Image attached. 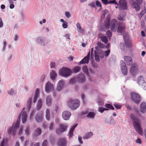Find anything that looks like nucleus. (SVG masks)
<instances>
[{"label":"nucleus","mask_w":146,"mask_h":146,"mask_svg":"<svg viewBox=\"0 0 146 146\" xmlns=\"http://www.w3.org/2000/svg\"><path fill=\"white\" fill-rule=\"evenodd\" d=\"M130 117L133 121V125L136 131L139 135H143V129L139 122L140 121L138 118L135 117L133 114H131Z\"/></svg>","instance_id":"1"},{"label":"nucleus","mask_w":146,"mask_h":146,"mask_svg":"<svg viewBox=\"0 0 146 146\" xmlns=\"http://www.w3.org/2000/svg\"><path fill=\"white\" fill-rule=\"evenodd\" d=\"M21 117V115L20 114L18 116V118L17 119L16 122L15 124V126L13 127V125L12 127H10L8 130V133L10 135L12 132L13 135L15 134L17 129L19 127V126L20 119Z\"/></svg>","instance_id":"2"},{"label":"nucleus","mask_w":146,"mask_h":146,"mask_svg":"<svg viewBox=\"0 0 146 146\" xmlns=\"http://www.w3.org/2000/svg\"><path fill=\"white\" fill-rule=\"evenodd\" d=\"M68 104L72 110H74L77 108L80 105V101L78 100L69 99L68 101Z\"/></svg>","instance_id":"3"},{"label":"nucleus","mask_w":146,"mask_h":146,"mask_svg":"<svg viewBox=\"0 0 146 146\" xmlns=\"http://www.w3.org/2000/svg\"><path fill=\"white\" fill-rule=\"evenodd\" d=\"M59 73L60 76L64 77H67L71 75V71L69 68L63 67L62 68L60 69Z\"/></svg>","instance_id":"4"},{"label":"nucleus","mask_w":146,"mask_h":146,"mask_svg":"<svg viewBox=\"0 0 146 146\" xmlns=\"http://www.w3.org/2000/svg\"><path fill=\"white\" fill-rule=\"evenodd\" d=\"M137 83L144 90H146V82L142 76H140L138 77Z\"/></svg>","instance_id":"5"},{"label":"nucleus","mask_w":146,"mask_h":146,"mask_svg":"<svg viewBox=\"0 0 146 146\" xmlns=\"http://www.w3.org/2000/svg\"><path fill=\"white\" fill-rule=\"evenodd\" d=\"M118 23L115 19H112L110 22V28L111 31L115 32L117 29Z\"/></svg>","instance_id":"6"},{"label":"nucleus","mask_w":146,"mask_h":146,"mask_svg":"<svg viewBox=\"0 0 146 146\" xmlns=\"http://www.w3.org/2000/svg\"><path fill=\"white\" fill-rule=\"evenodd\" d=\"M131 95V99L133 101L137 104H139L141 100L140 96L135 93H132Z\"/></svg>","instance_id":"7"},{"label":"nucleus","mask_w":146,"mask_h":146,"mask_svg":"<svg viewBox=\"0 0 146 146\" xmlns=\"http://www.w3.org/2000/svg\"><path fill=\"white\" fill-rule=\"evenodd\" d=\"M117 32L119 33L123 32L125 29V25L123 22L118 23Z\"/></svg>","instance_id":"8"},{"label":"nucleus","mask_w":146,"mask_h":146,"mask_svg":"<svg viewBox=\"0 0 146 146\" xmlns=\"http://www.w3.org/2000/svg\"><path fill=\"white\" fill-rule=\"evenodd\" d=\"M120 66L122 74L125 75H126L127 73V69L126 65L124 62L121 60L120 61Z\"/></svg>","instance_id":"9"},{"label":"nucleus","mask_w":146,"mask_h":146,"mask_svg":"<svg viewBox=\"0 0 146 146\" xmlns=\"http://www.w3.org/2000/svg\"><path fill=\"white\" fill-rule=\"evenodd\" d=\"M68 126L66 124H60L59 125L58 128L57 130V132L61 133L66 131Z\"/></svg>","instance_id":"10"},{"label":"nucleus","mask_w":146,"mask_h":146,"mask_svg":"<svg viewBox=\"0 0 146 146\" xmlns=\"http://www.w3.org/2000/svg\"><path fill=\"white\" fill-rule=\"evenodd\" d=\"M138 65L136 63H134L131 66L130 72L132 75L135 74L137 72L138 70Z\"/></svg>","instance_id":"11"},{"label":"nucleus","mask_w":146,"mask_h":146,"mask_svg":"<svg viewBox=\"0 0 146 146\" xmlns=\"http://www.w3.org/2000/svg\"><path fill=\"white\" fill-rule=\"evenodd\" d=\"M66 141L64 138H59L57 141V145L58 146H66Z\"/></svg>","instance_id":"12"},{"label":"nucleus","mask_w":146,"mask_h":146,"mask_svg":"<svg viewBox=\"0 0 146 146\" xmlns=\"http://www.w3.org/2000/svg\"><path fill=\"white\" fill-rule=\"evenodd\" d=\"M79 82L80 83H83L85 82L86 79L84 75L80 73L78 75L77 78Z\"/></svg>","instance_id":"13"},{"label":"nucleus","mask_w":146,"mask_h":146,"mask_svg":"<svg viewBox=\"0 0 146 146\" xmlns=\"http://www.w3.org/2000/svg\"><path fill=\"white\" fill-rule=\"evenodd\" d=\"M71 115V113L69 111H65L62 113V117L65 120H68Z\"/></svg>","instance_id":"14"},{"label":"nucleus","mask_w":146,"mask_h":146,"mask_svg":"<svg viewBox=\"0 0 146 146\" xmlns=\"http://www.w3.org/2000/svg\"><path fill=\"white\" fill-rule=\"evenodd\" d=\"M120 7L123 10L127 9V3L125 0H120L119 1Z\"/></svg>","instance_id":"15"},{"label":"nucleus","mask_w":146,"mask_h":146,"mask_svg":"<svg viewBox=\"0 0 146 146\" xmlns=\"http://www.w3.org/2000/svg\"><path fill=\"white\" fill-rule=\"evenodd\" d=\"M53 85L49 82H48L46 84L45 91L46 92H48L51 90L53 89Z\"/></svg>","instance_id":"16"},{"label":"nucleus","mask_w":146,"mask_h":146,"mask_svg":"<svg viewBox=\"0 0 146 146\" xmlns=\"http://www.w3.org/2000/svg\"><path fill=\"white\" fill-rule=\"evenodd\" d=\"M90 51H89L87 56L85 57L81 60L80 62V64H82L85 63H88L90 59Z\"/></svg>","instance_id":"17"},{"label":"nucleus","mask_w":146,"mask_h":146,"mask_svg":"<svg viewBox=\"0 0 146 146\" xmlns=\"http://www.w3.org/2000/svg\"><path fill=\"white\" fill-rule=\"evenodd\" d=\"M124 60L127 65H130L132 64L133 61L131 58L129 56H125Z\"/></svg>","instance_id":"18"},{"label":"nucleus","mask_w":146,"mask_h":146,"mask_svg":"<svg viewBox=\"0 0 146 146\" xmlns=\"http://www.w3.org/2000/svg\"><path fill=\"white\" fill-rule=\"evenodd\" d=\"M64 82L63 80H60L58 84L56 89L58 91H60L64 86Z\"/></svg>","instance_id":"19"},{"label":"nucleus","mask_w":146,"mask_h":146,"mask_svg":"<svg viewBox=\"0 0 146 146\" xmlns=\"http://www.w3.org/2000/svg\"><path fill=\"white\" fill-rule=\"evenodd\" d=\"M130 3L131 5L133 6L134 8L135 9L136 11H139L140 7L135 1L133 0H131Z\"/></svg>","instance_id":"20"},{"label":"nucleus","mask_w":146,"mask_h":146,"mask_svg":"<svg viewBox=\"0 0 146 146\" xmlns=\"http://www.w3.org/2000/svg\"><path fill=\"white\" fill-rule=\"evenodd\" d=\"M140 110L142 113H145L146 112V103L143 102L141 104Z\"/></svg>","instance_id":"21"},{"label":"nucleus","mask_w":146,"mask_h":146,"mask_svg":"<svg viewBox=\"0 0 146 146\" xmlns=\"http://www.w3.org/2000/svg\"><path fill=\"white\" fill-rule=\"evenodd\" d=\"M42 112H40L36 115L35 117V119L37 122H40L42 121Z\"/></svg>","instance_id":"22"},{"label":"nucleus","mask_w":146,"mask_h":146,"mask_svg":"<svg viewBox=\"0 0 146 146\" xmlns=\"http://www.w3.org/2000/svg\"><path fill=\"white\" fill-rule=\"evenodd\" d=\"M41 133V130L39 128L36 129L34 131L33 135L34 136L36 137L38 136Z\"/></svg>","instance_id":"23"},{"label":"nucleus","mask_w":146,"mask_h":146,"mask_svg":"<svg viewBox=\"0 0 146 146\" xmlns=\"http://www.w3.org/2000/svg\"><path fill=\"white\" fill-rule=\"evenodd\" d=\"M27 115L26 112L25 111H23L22 115V121L23 123H25L26 121Z\"/></svg>","instance_id":"24"},{"label":"nucleus","mask_w":146,"mask_h":146,"mask_svg":"<svg viewBox=\"0 0 146 146\" xmlns=\"http://www.w3.org/2000/svg\"><path fill=\"white\" fill-rule=\"evenodd\" d=\"M77 125H75L71 127L69 131V136L70 137H72L73 135V131L75 128L77 126Z\"/></svg>","instance_id":"25"},{"label":"nucleus","mask_w":146,"mask_h":146,"mask_svg":"<svg viewBox=\"0 0 146 146\" xmlns=\"http://www.w3.org/2000/svg\"><path fill=\"white\" fill-rule=\"evenodd\" d=\"M104 25L106 28L107 29H108L110 26V20L108 19L106 20L104 22Z\"/></svg>","instance_id":"26"},{"label":"nucleus","mask_w":146,"mask_h":146,"mask_svg":"<svg viewBox=\"0 0 146 146\" xmlns=\"http://www.w3.org/2000/svg\"><path fill=\"white\" fill-rule=\"evenodd\" d=\"M42 100L40 99L38 100L37 102V105L36 109L37 110H39L41 108L42 106Z\"/></svg>","instance_id":"27"},{"label":"nucleus","mask_w":146,"mask_h":146,"mask_svg":"<svg viewBox=\"0 0 146 146\" xmlns=\"http://www.w3.org/2000/svg\"><path fill=\"white\" fill-rule=\"evenodd\" d=\"M39 90L38 89H36L35 92V95L34 98L33 102L35 103L37 100V99L39 96Z\"/></svg>","instance_id":"28"},{"label":"nucleus","mask_w":146,"mask_h":146,"mask_svg":"<svg viewBox=\"0 0 146 146\" xmlns=\"http://www.w3.org/2000/svg\"><path fill=\"white\" fill-rule=\"evenodd\" d=\"M50 76L51 79L54 80L55 79L56 77V74L55 72L54 71L52 70L50 73Z\"/></svg>","instance_id":"29"},{"label":"nucleus","mask_w":146,"mask_h":146,"mask_svg":"<svg viewBox=\"0 0 146 146\" xmlns=\"http://www.w3.org/2000/svg\"><path fill=\"white\" fill-rule=\"evenodd\" d=\"M32 98H29L27 101V110L29 111L30 109L31 105V103Z\"/></svg>","instance_id":"30"},{"label":"nucleus","mask_w":146,"mask_h":146,"mask_svg":"<svg viewBox=\"0 0 146 146\" xmlns=\"http://www.w3.org/2000/svg\"><path fill=\"white\" fill-rule=\"evenodd\" d=\"M82 69L83 72L88 76H89V74L88 69L86 66H84L82 67Z\"/></svg>","instance_id":"31"},{"label":"nucleus","mask_w":146,"mask_h":146,"mask_svg":"<svg viewBox=\"0 0 146 146\" xmlns=\"http://www.w3.org/2000/svg\"><path fill=\"white\" fill-rule=\"evenodd\" d=\"M51 103L52 100L51 97L50 96H47L46 101V104L49 106L51 105Z\"/></svg>","instance_id":"32"},{"label":"nucleus","mask_w":146,"mask_h":146,"mask_svg":"<svg viewBox=\"0 0 146 146\" xmlns=\"http://www.w3.org/2000/svg\"><path fill=\"white\" fill-rule=\"evenodd\" d=\"M77 30L79 32L82 33L84 31V30L81 27L80 24L78 23L76 25Z\"/></svg>","instance_id":"33"},{"label":"nucleus","mask_w":146,"mask_h":146,"mask_svg":"<svg viewBox=\"0 0 146 146\" xmlns=\"http://www.w3.org/2000/svg\"><path fill=\"white\" fill-rule=\"evenodd\" d=\"M109 13V11L107 9H104L102 12V14L101 17L102 18H104L105 17L106 14Z\"/></svg>","instance_id":"34"},{"label":"nucleus","mask_w":146,"mask_h":146,"mask_svg":"<svg viewBox=\"0 0 146 146\" xmlns=\"http://www.w3.org/2000/svg\"><path fill=\"white\" fill-rule=\"evenodd\" d=\"M93 135V133L91 132L86 133L84 136V138L87 139L91 137Z\"/></svg>","instance_id":"35"},{"label":"nucleus","mask_w":146,"mask_h":146,"mask_svg":"<svg viewBox=\"0 0 146 146\" xmlns=\"http://www.w3.org/2000/svg\"><path fill=\"white\" fill-rule=\"evenodd\" d=\"M146 13V10L145 9H144L143 10L141 11L140 13L138 15V17L140 19L143 15Z\"/></svg>","instance_id":"36"},{"label":"nucleus","mask_w":146,"mask_h":146,"mask_svg":"<svg viewBox=\"0 0 146 146\" xmlns=\"http://www.w3.org/2000/svg\"><path fill=\"white\" fill-rule=\"evenodd\" d=\"M46 119L49 120L50 119V111L48 109L46 110Z\"/></svg>","instance_id":"37"},{"label":"nucleus","mask_w":146,"mask_h":146,"mask_svg":"<svg viewBox=\"0 0 146 146\" xmlns=\"http://www.w3.org/2000/svg\"><path fill=\"white\" fill-rule=\"evenodd\" d=\"M101 39L102 41L104 42L106 44L108 42V39L105 36H104L102 37H101Z\"/></svg>","instance_id":"38"},{"label":"nucleus","mask_w":146,"mask_h":146,"mask_svg":"<svg viewBox=\"0 0 146 146\" xmlns=\"http://www.w3.org/2000/svg\"><path fill=\"white\" fill-rule=\"evenodd\" d=\"M80 69V67L79 66H76L73 68V70L74 73H76L78 72Z\"/></svg>","instance_id":"39"},{"label":"nucleus","mask_w":146,"mask_h":146,"mask_svg":"<svg viewBox=\"0 0 146 146\" xmlns=\"http://www.w3.org/2000/svg\"><path fill=\"white\" fill-rule=\"evenodd\" d=\"M95 58L96 60L98 62H99L100 61V59L99 55L96 52V51H95Z\"/></svg>","instance_id":"40"},{"label":"nucleus","mask_w":146,"mask_h":146,"mask_svg":"<svg viewBox=\"0 0 146 146\" xmlns=\"http://www.w3.org/2000/svg\"><path fill=\"white\" fill-rule=\"evenodd\" d=\"M95 114L93 112H90L87 115V116L91 118H93L95 116Z\"/></svg>","instance_id":"41"},{"label":"nucleus","mask_w":146,"mask_h":146,"mask_svg":"<svg viewBox=\"0 0 146 146\" xmlns=\"http://www.w3.org/2000/svg\"><path fill=\"white\" fill-rule=\"evenodd\" d=\"M105 107L107 108L106 109H111L112 110H113L114 109V108L111 105L109 104H107L105 105Z\"/></svg>","instance_id":"42"},{"label":"nucleus","mask_w":146,"mask_h":146,"mask_svg":"<svg viewBox=\"0 0 146 146\" xmlns=\"http://www.w3.org/2000/svg\"><path fill=\"white\" fill-rule=\"evenodd\" d=\"M108 110L102 107H99L98 108L99 111L101 113H102L104 110Z\"/></svg>","instance_id":"43"},{"label":"nucleus","mask_w":146,"mask_h":146,"mask_svg":"<svg viewBox=\"0 0 146 146\" xmlns=\"http://www.w3.org/2000/svg\"><path fill=\"white\" fill-rule=\"evenodd\" d=\"M117 19L118 20L121 21H124L125 19H124V16H122V14H120L118 16Z\"/></svg>","instance_id":"44"},{"label":"nucleus","mask_w":146,"mask_h":146,"mask_svg":"<svg viewBox=\"0 0 146 146\" xmlns=\"http://www.w3.org/2000/svg\"><path fill=\"white\" fill-rule=\"evenodd\" d=\"M106 34L109 39L111 37L112 35V33L110 30H108L106 32Z\"/></svg>","instance_id":"45"},{"label":"nucleus","mask_w":146,"mask_h":146,"mask_svg":"<svg viewBox=\"0 0 146 146\" xmlns=\"http://www.w3.org/2000/svg\"><path fill=\"white\" fill-rule=\"evenodd\" d=\"M110 50L109 49L107 50L106 51L104 52V55L105 56H108L110 54Z\"/></svg>","instance_id":"46"},{"label":"nucleus","mask_w":146,"mask_h":146,"mask_svg":"<svg viewBox=\"0 0 146 146\" xmlns=\"http://www.w3.org/2000/svg\"><path fill=\"white\" fill-rule=\"evenodd\" d=\"M124 39L125 41V46L126 47H130L131 45L130 44L129 42H128V41L125 40V38H124Z\"/></svg>","instance_id":"47"},{"label":"nucleus","mask_w":146,"mask_h":146,"mask_svg":"<svg viewBox=\"0 0 146 146\" xmlns=\"http://www.w3.org/2000/svg\"><path fill=\"white\" fill-rule=\"evenodd\" d=\"M96 4L97 6L100 7V10H101L102 9V5L100 1H97L96 2Z\"/></svg>","instance_id":"48"},{"label":"nucleus","mask_w":146,"mask_h":146,"mask_svg":"<svg viewBox=\"0 0 146 146\" xmlns=\"http://www.w3.org/2000/svg\"><path fill=\"white\" fill-rule=\"evenodd\" d=\"M99 57L101 58H102L104 57V52L103 51H101L100 53H99L98 54Z\"/></svg>","instance_id":"49"},{"label":"nucleus","mask_w":146,"mask_h":146,"mask_svg":"<svg viewBox=\"0 0 146 146\" xmlns=\"http://www.w3.org/2000/svg\"><path fill=\"white\" fill-rule=\"evenodd\" d=\"M54 123H53L52 122L50 124L49 127V129L51 130H52L54 129Z\"/></svg>","instance_id":"50"},{"label":"nucleus","mask_w":146,"mask_h":146,"mask_svg":"<svg viewBox=\"0 0 146 146\" xmlns=\"http://www.w3.org/2000/svg\"><path fill=\"white\" fill-rule=\"evenodd\" d=\"M109 4L113 3L114 4H116L117 5H118V4L117 3L115 0H113L112 1H109L108 2Z\"/></svg>","instance_id":"51"},{"label":"nucleus","mask_w":146,"mask_h":146,"mask_svg":"<svg viewBox=\"0 0 146 146\" xmlns=\"http://www.w3.org/2000/svg\"><path fill=\"white\" fill-rule=\"evenodd\" d=\"M76 81V78H74L70 80V82L72 84L75 83Z\"/></svg>","instance_id":"52"},{"label":"nucleus","mask_w":146,"mask_h":146,"mask_svg":"<svg viewBox=\"0 0 146 146\" xmlns=\"http://www.w3.org/2000/svg\"><path fill=\"white\" fill-rule=\"evenodd\" d=\"M97 45L100 48H104V44H103L99 42H98L97 43Z\"/></svg>","instance_id":"53"},{"label":"nucleus","mask_w":146,"mask_h":146,"mask_svg":"<svg viewBox=\"0 0 146 146\" xmlns=\"http://www.w3.org/2000/svg\"><path fill=\"white\" fill-rule=\"evenodd\" d=\"M29 131H30V128L29 127V126H27V127L26 130H25V133H26L27 135H29Z\"/></svg>","instance_id":"54"},{"label":"nucleus","mask_w":146,"mask_h":146,"mask_svg":"<svg viewBox=\"0 0 146 146\" xmlns=\"http://www.w3.org/2000/svg\"><path fill=\"white\" fill-rule=\"evenodd\" d=\"M113 105L116 109H120L121 108V106L118 104H114Z\"/></svg>","instance_id":"55"},{"label":"nucleus","mask_w":146,"mask_h":146,"mask_svg":"<svg viewBox=\"0 0 146 146\" xmlns=\"http://www.w3.org/2000/svg\"><path fill=\"white\" fill-rule=\"evenodd\" d=\"M102 3L106 5L109 4L108 2V0H101Z\"/></svg>","instance_id":"56"},{"label":"nucleus","mask_w":146,"mask_h":146,"mask_svg":"<svg viewBox=\"0 0 146 146\" xmlns=\"http://www.w3.org/2000/svg\"><path fill=\"white\" fill-rule=\"evenodd\" d=\"M47 142L46 140H44L42 143V146H47Z\"/></svg>","instance_id":"57"},{"label":"nucleus","mask_w":146,"mask_h":146,"mask_svg":"<svg viewBox=\"0 0 146 146\" xmlns=\"http://www.w3.org/2000/svg\"><path fill=\"white\" fill-rule=\"evenodd\" d=\"M62 26L64 28L66 29L68 27L67 23L66 22H65L63 24Z\"/></svg>","instance_id":"58"},{"label":"nucleus","mask_w":146,"mask_h":146,"mask_svg":"<svg viewBox=\"0 0 146 146\" xmlns=\"http://www.w3.org/2000/svg\"><path fill=\"white\" fill-rule=\"evenodd\" d=\"M45 75L44 74L42 75L40 78V81L41 82H42L44 81V79L45 78Z\"/></svg>","instance_id":"59"},{"label":"nucleus","mask_w":146,"mask_h":146,"mask_svg":"<svg viewBox=\"0 0 146 146\" xmlns=\"http://www.w3.org/2000/svg\"><path fill=\"white\" fill-rule=\"evenodd\" d=\"M55 66V63L54 62H52L50 64V66L51 68H53Z\"/></svg>","instance_id":"60"},{"label":"nucleus","mask_w":146,"mask_h":146,"mask_svg":"<svg viewBox=\"0 0 146 146\" xmlns=\"http://www.w3.org/2000/svg\"><path fill=\"white\" fill-rule=\"evenodd\" d=\"M78 139L80 144H82L83 143V142L82 141V138L81 136H78Z\"/></svg>","instance_id":"61"},{"label":"nucleus","mask_w":146,"mask_h":146,"mask_svg":"<svg viewBox=\"0 0 146 146\" xmlns=\"http://www.w3.org/2000/svg\"><path fill=\"white\" fill-rule=\"evenodd\" d=\"M136 142L137 143L141 144V141L139 138H138L136 140Z\"/></svg>","instance_id":"62"},{"label":"nucleus","mask_w":146,"mask_h":146,"mask_svg":"<svg viewBox=\"0 0 146 146\" xmlns=\"http://www.w3.org/2000/svg\"><path fill=\"white\" fill-rule=\"evenodd\" d=\"M65 15L67 18H69L70 16V13L68 12H65Z\"/></svg>","instance_id":"63"},{"label":"nucleus","mask_w":146,"mask_h":146,"mask_svg":"<svg viewBox=\"0 0 146 146\" xmlns=\"http://www.w3.org/2000/svg\"><path fill=\"white\" fill-rule=\"evenodd\" d=\"M134 109L135 112L137 114H139V111L138 110V109L136 108V107L134 108Z\"/></svg>","instance_id":"64"}]
</instances>
